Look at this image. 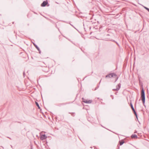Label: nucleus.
Segmentation results:
<instances>
[{"mask_svg":"<svg viewBox=\"0 0 149 149\" xmlns=\"http://www.w3.org/2000/svg\"><path fill=\"white\" fill-rule=\"evenodd\" d=\"M47 137L45 134L42 135L40 136V139L42 140H44L47 138Z\"/></svg>","mask_w":149,"mask_h":149,"instance_id":"obj_6","label":"nucleus"},{"mask_svg":"<svg viewBox=\"0 0 149 149\" xmlns=\"http://www.w3.org/2000/svg\"><path fill=\"white\" fill-rule=\"evenodd\" d=\"M121 84L119 83L116 86V89H113V91H118L121 87Z\"/></svg>","mask_w":149,"mask_h":149,"instance_id":"obj_4","label":"nucleus"},{"mask_svg":"<svg viewBox=\"0 0 149 149\" xmlns=\"http://www.w3.org/2000/svg\"><path fill=\"white\" fill-rule=\"evenodd\" d=\"M130 104L131 107L134 112V113L135 116H136V117L137 119V120H138V116H137V113L133 107V105L131 103H130Z\"/></svg>","mask_w":149,"mask_h":149,"instance_id":"obj_3","label":"nucleus"},{"mask_svg":"<svg viewBox=\"0 0 149 149\" xmlns=\"http://www.w3.org/2000/svg\"><path fill=\"white\" fill-rule=\"evenodd\" d=\"M116 43H117V44H118V43H117V42H116Z\"/></svg>","mask_w":149,"mask_h":149,"instance_id":"obj_22","label":"nucleus"},{"mask_svg":"<svg viewBox=\"0 0 149 149\" xmlns=\"http://www.w3.org/2000/svg\"><path fill=\"white\" fill-rule=\"evenodd\" d=\"M82 99H83V100H83V102H85H85H86V101H87V100H85V99H84V98H82Z\"/></svg>","mask_w":149,"mask_h":149,"instance_id":"obj_14","label":"nucleus"},{"mask_svg":"<svg viewBox=\"0 0 149 149\" xmlns=\"http://www.w3.org/2000/svg\"><path fill=\"white\" fill-rule=\"evenodd\" d=\"M137 133V132L136 131H135L134 132V133Z\"/></svg>","mask_w":149,"mask_h":149,"instance_id":"obj_21","label":"nucleus"},{"mask_svg":"<svg viewBox=\"0 0 149 149\" xmlns=\"http://www.w3.org/2000/svg\"><path fill=\"white\" fill-rule=\"evenodd\" d=\"M39 51V53H40H40H41V51L40 50V51Z\"/></svg>","mask_w":149,"mask_h":149,"instance_id":"obj_18","label":"nucleus"},{"mask_svg":"<svg viewBox=\"0 0 149 149\" xmlns=\"http://www.w3.org/2000/svg\"><path fill=\"white\" fill-rule=\"evenodd\" d=\"M33 44L34 45V46L37 49V50L38 51H40V48L37 45H36V44H35L34 43H33Z\"/></svg>","mask_w":149,"mask_h":149,"instance_id":"obj_8","label":"nucleus"},{"mask_svg":"<svg viewBox=\"0 0 149 149\" xmlns=\"http://www.w3.org/2000/svg\"><path fill=\"white\" fill-rule=\"evenodd\" d=\"M67 104V103H63L62 104H61L63 105H65Z\"/></svg>","mask_w":149,"mask_h":149,"instance_id":"obj_15","label":"nucleus"},{"mask_svg":"<svg viewBox=\"0 0 149 149\" xmlns=\"http://www.w3.org/2000/svg\"><path fill=\"white\" fill-rule=\"evenodd\" d=\"M99 86H97V87H96L95 88V90L99 88Z\"/></svg>","mask_w":149,"mask_h":149,"instance_id":"obj_16","label":"nucleus"},{"mask_svg":"<svg viewBox=\"0 0 149 149\" xmlns=\"http://www.w3.org/2000/svg\"><path fill=\"white\" fill-rule=\"evenodd\" d=\"M69 113H70L71 114V115L72 116H73V117H74L75 116V113H70V112H69Z\"/></svg>","mask_w":149,"mask_h":149,"instance_id":"obj_12","label":"nucleus"},{"mask_svg":"<svg viewBox=\"0 0 149 149\" xmlns=\"http://www.w3.org/2000/svg\"><path fill=\"white\" fill-rule=\"evenodd\" d=\"M131 137L132 138H137V136L136 134H132L131 136Z\"/></svg>","mask_w":149,"mask_h":149,"instance_id":"obj_7","label":"nucleus"},{"mask_svg":"<svg viewBox=\"0 0 149 149\" xmlns=\"http://www.w3.org/2000/svg\"><path fill=\"white\" fill-rule=\"evenodd\" d=\"M144 8H145V9H146L147 10H148L149 12V8L146 7H144Z\"/></svg>","mask_w":149,"mask_h":149,"instance_id":"obj_13","label":"nucleus"},{"mask_svg":"<svg viewBox=\"0 0 149 149\" xmlns=\"http://www.w3.org/2000/svg\"><path fill=\"white\" fill-rule=\"evenodd\" d=\"M92 102V100H87V101H86L85 102V103H91Z\"/></svg>","mask_w":149,"mask_h":149,"instance_id":"obj_10","label":"nucleus"},{"mask_svg":"<svg viewBox=\"0 0 149 149\" xmlns=\"http://www.w3.org/2000/svg\"><path fill=\"white\" fill-rule=\"evenodd\" d=\"M48 3L47 0L44 1L41 4V6L42 7L45 6Z\"/></svg>","mask_w":149,"mask_h":149,"instance_id":"obj_5","label":"nucleus"},{"mask_svg":"<svg viewBox=\"0 0 149 149\" xmlns=\"http://www.w3.org/2000/svg\"><path fill=\"white\" fill-rule=\"evenodd\" d=\"M35 103L36 104V105L37 106V107H38V108L39 109H40V107L38 103L36 102H35Z\"/></svg>","mask_w":149,"mask_h":149,"instance_id":"obj_11","label":"nucleus"},{"mask_svg":"<svg viewBox=\"0 0 149 149\" xmlns=\"http://www.w3.org/2000/svg\"><path fill=\"white\" fill-rule=\"evenodd\" d=\"M117 75L115 73H111L107 75L106 76V78L109 77V78H111L113 77H116Z\"/></svg>","mask_w":149,"mask_h":149,"instance_id":"obj_2","label":"nucleus"},{"mask_svg":"<svg viewBox=\"0 0 149 149\" xmlns=\"http://www.w3.org/2000/svg\"><path fill=\"white\" fill-rule=\"evenodd\" d=\"M118 77H117V78L116 79V80H115V82H116V81H117V80H118Z\"/></svg>","mask_w":149,"mask_h":149,"instance_id":"obj_17","label":"nucleus"},{"mask_svg":"<svg viewBox=\"0 0 149 149\" xmlns=\"http://www.w3.org/2000/svg\"><path fill=\"white\" fill-rule=\"evenodd\" d=\"M24 74H25L24 72H23V75H24Z\"/></svg>","mask_w":149,"mask_h":149,"instance_id":"obj_20","label":"nucleus"},{"mask_svg":"<svg viewBox=\"0 0 149 149\" xmlns=\"http://www.w3.org/2000/svg\"><path fill=\"white\" fill-rule=\"evenodd\" d=\"M141 97L142 98V101L143 104L145 106V91L143 89L141 91Z\"/></svg>","mask_w":149,"mask_h":149,"instance_id":"obj_1","label":"nucleus"},{"mask_svg":"<svg viewBox=\"0 0 149 149\" xmlns=\"http://www.w3.org/2000/svg\"><path fill=\"white\" fill-rule=\"evenodd\" d=\"M31 149H33V148L32 146H31Z\"/></svg>","mask_w":149,"mask_h":149,"instance_id":"obj_19","label":"nucleus"},{"mask_svg":"<svg viewBox=\"0 0 149 149\" xmlns=\"http://www.w3.org/2000/svg\"><path fill=\"white\" fill-rule=\"evenodd\" d=\"M124 141L123 140L119 141V144L120 146L122 145L124 143Z\"/></svg>","mask_w":149,"mask_h":149,"instance_id":"obj_9","label":"nucleus"}]
</instances>
